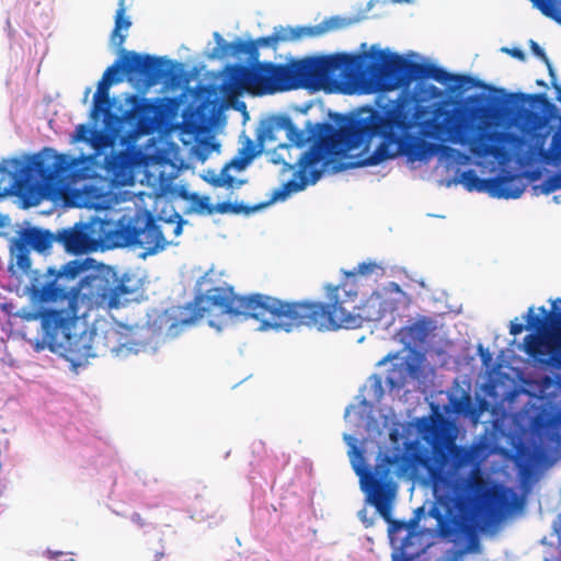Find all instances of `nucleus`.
I'll use <instances>...</instances> for the list:
<instances>
[{"label":"nucleus","mask_w":561,"mask_h":561,"mask_svg":"<svg viewBox=\"0 0 561 561\" xmlns=\"http://www.w3.org/2000/svg\"><path fill=\"white\" fill-rule=\"evenodd\" d=\"M329 304L310 301H287L264 294L238 296L232 287H213L197 295L194 304L165 309L153 322V327L167 337H178L184 329L197 320L218 311L224 317H243L260 320L257 331L274 330L293 332L301 325L319 331L335 330L340 327L356 328L362 314L347 311L339 299V286H327Z\"/></svg>","instance_id":"obj_1"},{"label":"nucleus","mask_w":561,"mask_h":561,"mask_svg":"<svg viewBox=\"0 0 561 561\" xmlns=\"http://www.w3.org/2000/svg\"><path fill=\"white\" fill-rule=\"evenodd\" d=\"M376 62L378 75L371 78L368 91L403 90L416 105L440 101L461 94L473 87H485L484 81L470 75L453 73L444 67L423 58L419 53L408 55L380 49Z\"/></svg>","instance_id":"obj_2"},{"label":"nucleus","mask_w":561,"mask_h":561,"mask_svg":"<svg viewBox=\"0 0 561 561\" xmlns=\"http://www.w3.org/2000/svg\"><path fill=\"white\" fill-rule=\"evenodd\" d=\"M450 104L451 99H444L430 105H416L411 95L401 90L396 104L385 113L369 107L383 140L371 152L368 163L380 164L398 157L410 161L427 138L445 141L440 122L444 115L448 117L446 106Z\"/></svg>","instance_id":"obj_3"},{"label":"nucleus","mask_w":561,"mask_h":561,"mask_svg":"<svg viewBox=\"0 0 561 561\" xmlns=\"http://www.w3.org/2000/svg\"><path fill=\"white\" fill-rule=\"evenodd\" d=\"M481 89L490 93H476L463 99L460 94L448 95L451 104L446 106L447 116L442 117L440 127L445 140L468 146L470 152L478 158L496 157L502 133L484 126L489 118L499 121L510 113V95L503 88H495L484 82Z\"/></svg>","instance_id":"obj_4"},{"label":"nucleus","mask_w":561,"mask_h":561,"mask_svg":"<svg viewBox=\"0 0 561 561\" xmlns=\"http://www.w3.org/2000/svg\"><path fill=\"white\" fill-rule=\"evenodd\" d=\"M378 46L373 45L367 53L350 55L345 53L309 56L288 62L289 89L304 88L313 91L342 92L343 79H367L378 75L376 62L380 61Z\"/></svg>","instance_id":"obj_5"},{"label":"nucleus","mask_w":561,"mask_h":561,"mask_svg":"<svg viewBox=\"0 0 561 561\" xmlns=\"http://www.w3.org/2000/svg\"><path fill=\"white\" fill-rule=\"evenodd\" d=\"M84 314L85 311L81 313L72 308L41 310L33 307H22L13 313L24 321L41 320L44 336L42 341H36L34 350L42 352L48 348L68 360L73 370L98 356L93 346L94 331L84 329L80 333L72 332L77 320Z\"/></svg>","instance_id":"obj_6"},{"label":"nucleus","mask_w":561,"mask_h":561,"mask_svg":"<svg viewBox=\"0 0 561 561\" xmlns=\"http://www.w3.org/2000/svg\"><path fill=\"white\" fill-rule=\"evenodd\" d=\"M90 257H77L59 268L47 267L41 285L25 286V294L34 309L49 310L44 305L67 301L66 308L80 310V304L87 309L95 304L93 277H100L99 265Z\"/></svg>","instance_id":"obj_7"},{"label":"nucleus","mask_w":561,"mask_h":561,"mask_svg":"<svg viewBox=\"0 0 561 561\" xmlns=\"http://www.w3.org/2000/svg\"><path fill=\"white\" fill-rule=\"evenodd\" d=\"M80 159L58 153L51 147H45L23 158L3 159L0 163V198L9 190L2 188L3 176L10 178L11 187L16 194L24 195L34 190L56 191L67 174L78 168Z\"/></svg>","instance_id":"obj_8"},{"label":"nucleus","mask_w":561,"mask_h":561,"mask_svg":"<svg viewBox=\"0 0 561 561\" xmlns=\"http://www.w3.org/2000/svg\"><path fill=\"white\" fill-rule=\"evenodd\" d=\"M350 152L344 140L337 144H327L323 148H319L317 145L310 146L298 158L299 170L294 172L291 180L280 186L274 199H287L291 194L316 184L328 169L335 174L353 168L373 165L368 163L371 152L363 159L357 158L354 162H343L342 159L347 158Z\"/></svg>","instance_id":"obj_9"},{"label":"nucleus","mask_w":561,"mask_h":561,"mask_svg":"<svg viewBox=\"0 0 561 561\" xmlns=\"http://www.w3.org/2000/svg\"><path fill=\"white\" fill-rule=\"evenodd\" d=\"M110 228L111 249L130 248L144 260L164 251L168 245H179V241L165 238L162 226L147 209L137 210L134 216L123 215L118 220L111 219Z\"/></svg>","instance_id":"obj_10"},{"label":"nucleus","mask_w":561,"mask_h":561,"mask_svg":"<svg viewBox=\"0 0 561 561\" xmlns=\"http://www.w3.org/2000/svg\"><path fill=\"white\" fill-rule=\"evenodd\" d=\"M123 71L129 81L135 82L139 91H147L161 82L169 87H180L188 83L190 76L185 72L184 64L167 57L122 49Z\"/></svg>","instance_id":"obj_11"},{"label":"nucleus","mask_w":561,"mask_h":561,"mask_svg":"<svg viewBox=\"0 0 561 561\" xmlns=\"http://www.w3.org/2000/svg\"><path fill=\"white\" fill-rule=\"evenodd\" d=\"M364 453L362 448L347 450L352 468L359 478L360 490L366 494L367 502L381 512L382 504L396 495L397 484L389 478L386 451L379 453L374 470L366 463Z\"/></svg>","instance_id":"obj_12"},{"label":"nucleus","mask_w":561,"mask_h":561,"mask_svg":"<svg viewBox=\"0 0 561 561\" xmlns=\"http://www.w3.org/2000/svg\"><path fill=\"white\" fill-rule=\"evenodd\" d=\"M100 277H93L95 306L118 309L135 300L141 288V279L134 274H118L116 268L99 264Z\"/></svg>","instance_id":"obj_13"},{"label":"nucleus","mask_w":561,"mask_h":561,"mask_svg":"<svg viewBox=\"0 0 561 561\" xmlns=\"http://www.w3.org/2000/svg\"><path fill=\"white\" fill-rule=\"evenodd\" d=\"M111 219L91 217L88 222L79 221L73 227L57 230V243L67 253L87 254L99 249H111L108 230Z\"/></svg>","instance_id":"obj_14"},{"label":"nucleus","mask_w":561,"mask_h":561,"mask_svg":"<svg viewBox=\"0 0 561 561\" xmlns=\"http://www.w3.org/2000/svg\"><path fill=\"white\" fill-rule=\"evenodd\" d=\"M403 445V449L397 446L386 451L389 473L393 470L398 477L414 476L419 468H424L433 477L444 467L443 456L422 445L420 440L407 439Z\"/></svg>","instance_id":"obj_15"},{"label":"nucleus","mask_w":561,"mask_h":561,"mask_svg":"<svg viewBox=\"0 0 561 561\" xmlns=\"http://www.w3.org/2000/svg\"><path fill=\"white\" fill-rule=\"evenodd\" d=\"M329 117L340 129H343V140L351 152L363 149V153H367L375 138L383 140L381 128L375 122L376 118L369 107H363L350 114L329 112Z\"/></svg>","instance_id":"obj_16"},{"label":"nucleus","mask_w":561,"mask_h":561,"mask_svg":"<svg viewBox=\"0 0 561 561\" xmlns=\"http://www.w3.org/2000/svg\"><path fill=\"white\" fill-rule=\"evenodd\" d=\"M508 95L510 112L519 110L517 122H526L530 129H546L554 121L560 123L561 112L546 93L508 92Z\"/></svg>","instance_id":"obj_17"},{"label":"nucleus","mask_w":561,"mask_h":561,"mask_svg":"<svg viewBox=\"0 0 561 561\" xmlns=\"http://www.w3.org/2000/svg\"><path fill=\"white\" fill-rule=\"evenodd\" d=\"M531 438L516 446L519 461L530 467L550 468L561 459V435L556 431L538 432L530 422Z\"/></svg>","instance_id":"obj_18"},{"label":"nucleus","mask_w":561,"mask_h":561,"mask_svg":"<svg viewBox=\"0 0 561 561\" xmlns=\"http://www.w3.org/2000/svg\"><path fill=\"white\" fill-rule=\"evenodd\" d=\"M438 503L445 510L443 524L438 528V536L442 539L458 546L462 540L479 536L472 522L460 511L453 494L438 497Z\"/></svg>","instance_id":"obj_19"},{"label":"nucleus","mask_w":561,"mask_h":561,"mask_svg":"<svg viewBox=\"0 0 561 561\" xmlns=\"http://www.w3.org/2000/svg\"><path fill=\"white\" fill-rule=\"evenodd\" d=\"M135 102L130 111H126L122 119L124 121V136L122 147L130 148L144 134H147L154 125L156 114H153L152 103L147 99L135 96Z\"/></svg>","instance_id":"obj_20"},{"label":"nucleus","mask_w":561,"mask_h":561,"mask_svg":"<svg viewBox=\"0 0 561 561\" xmlns=\"http://www.w3.org/2000/svg\"><path fill=\"white\" fill-rule=\"evenodd\" d=\"M396 362L388 357L378 362V366H386L390 363L391 367L387 369L385 382L388 393L391 397H399L401 390L405 387L409 379H417L421 375V356L402 358L394 356Z\"/></svg>","instance_id":"obj_21"},{"label":"nucleus","mask_w":561,"mask_h":561,"mask_svg":"<svg viewBox=\"0 0 561 561\" xmlns=\"http://www.w3.org/2000/svg\"><path fill=\"white\" fill-rule=\"evenodd\" d=\"M348 24L350 23L346 21V19L340 16H331L314 26L277 25L274 26L273 31L275 33L277 44L279 45L280 43L300 42L307 37L322 36L330 31L340 30Z\"/></svg>","instance_id":"obj_22"},{"label":"nucleus","mask_w":561,"mask_h":561,"mask_svg":"<svg viewBox=\"0 0 561 561\" xmlns=\"http://www.w3.org/2000/svg\"><path fill=\"white\" fill-rule=\"evenodd\" d=\"M249 62L251 84L277 87L279 91L290 90L288 64L261 62L260 57Z\"/></svg>","instance_id":"obj_23"},{"label":"nucleus","mask_w":561,"mask_h":561,"mask_svg":"<svg viewBox=\"0 0 561 561\" xmlns=\"http://www.w3.org/2000/svg\"><path fill=\"white\" fill-rule=\"evenodd\" d=\"M344 419L353 426L363 428L371 440L377 442L382 437L380 419L374 416L373 403L367 398H364L357 405H348L345 409Z\"/></svg>","instance_id":"obj_24"},{"label":"nucleus","mask_w":561,"mask_h":561,"mask_svg":"<svg viewBox=\"0 0 561 561\" xmlns=\"http://www.w3.org/2000/svg\"><path fill=\"white\" fill-rule=\"evenodd\" d=\"M31 249L22 241V239L15 238L12 239L10 243V265L9 272L12 275H15L18 271H20L23 275L30 277V285L36 284L41 285L43 274L37 268H32V260H31Z\"/></svg>","instance_id":"obj_25"},{"label":"nucleus","mask_w":561,"mask_h":561,"mask_svg":"<svg viewBox=\"0 0 561 561\" xmlns=\"http://www.w3.org/2000/svg\"><path fill=\"white\" fill-rule=\"evenodd\" d=\"M124 136L123 122L110 118L105 122L102 129L96 128L93 124V129L90 136L89 145L94 150L95 156L105 154L108 149H113L116 144L122 146Z\"/></svg>","instance_id":"obj_26"},{"label":"nucleus","mask_w":561,"mask_h":561,"mask_svg":"<svg viewBox=\"0 0 561 561\" xmlns=\"http://www.w3.org/2000/svg\"><path fill=\"white\" fill-rule=\"evenodd\" d=\"M214 39L216 47L207 55L209 59H222L226 57H239L241 55L248 56V62L250 60H256L260 57V53L256 50L255 43L252 41H242L237 38L233 42H227L218 32H214Z\"/></svg>","instance_id":"obj_27"},{"label":"nucleus","mask_w":561,"mask_h":561,"mask_svg":"<svg viewBox=\"0 0 561 561\" xmlns=\"http://www.w3.org/2000/svg\"><path fill=\"white\" fill-rule=\"evenodd\" d=\"M435 156H438L440 160L447 161L449 163L460 165L470 163V156L466 152L450 146H439L427 139L415 151V154L410 160V162H428Z\"/></svg>","instance_id":"obj_28"},{"label":"nucleus","mask_w":561,"mask_h":561,"mask_svg":"<svg viewBox=\"0 0 561 561\" xmlns=\"http://www.w3.org/2000/svg\"><path fill=\"white\" fill-rule=\"evenodd\" d=\"M550 324L557 330L550 336V348L540 354L541 357L538 358V363L546 367L561 370V305L558 299L552 301Z\"/></svg>","instance_id":"obj_29"},{"label":"nucleus","mask_w":561,"mask_h":561,"mask_svg":"<svg viewBox=\"0 0 561 561\" xmlns=\"http://www.w3.org/2000/svg\"><path fill=\"white\" fill-rule=\"evenodd\" d=\"M447 397L450 411L455 415L468 417L473 422H478L481 413L488 410V407H477L471 399L469 390L463 389L458 381H455Z\"/></svg>","instance_id":"obj_30"},{"label":"nucleus","mask_w":561,"mask_h":561,"mask_svg":"<svg viewBox=\"0 0 561 561\" xmlns=\"http://www.w3.org/2000/svg\"><path fill=\"white\" fill-rule=\"evenodd\" d=\"M525 185L511 172L491 178L489 195L493 198L515 199L522 196Z\"/></svg>","instance_id":"obj_31"},{"label":"nucleus","mask_w":561,"mask_h":561,"mask_svg":"<svg viewBox=\"0 0 561 561\" xmlns=\"http://www.w3.org/2000/svg\"><path fill=\"white\" fill-rule=\"evenodd\" d=\"M22 241L31 249L41 254L48 255L54 243H57V231L39 227H28L20 232Z\"/></svg>","instance_id":"obj_32"},{"label":"nucleus","mask_w":561,"mask_h":561,"mask_svg":"<svg viewBox=\"0 0 561 561\" xmlns=\"http://www.w3.org/2000/svg\"><path fill=\"white\" fill-rule=\"evenodd\" d=\"M530 422L538 432L556 431L561 425V407H539L534 409Z\"/></svg>","instance_id":"obj_33"},{"label":"nucleus","mask_w":561,"mask_h":561,"mask_svg":"<svg viewBox=\"0 0 561 561\" xmlns=\"http://www.w3.org/2000/svg\"><path fill=\"white\" fill-rule=\"evenodd\" d=\"M280 190V186L273 190V192L271 193V196H270V199L265 203H261V204H257V205H254V206H247L244 205L243 203H231V202H222V203H217L213 206V209L210 210L209 209V214H236V215H239V214H244V215H251V214H254L259 210H262L275 203H278V202H285L286 199H274L276 193Z\"/></svg>","instance_id":"obj_34"},{"label":"nucleus","mask_w":561,"mask_h":561,"mask_svg":"<svg viewBox=\"0 0 561 561\" xmlns=\"http://www.w3.org/2000/svg\"><path fill=\"white\" fill-rule=\"evenodd\" d=\"M336 127L334 123H312L311 121H306L305 128L300 129L302 131L304 147L310 144V146L317 145L319 148H323L327 145L323 140L334 135Z\"/></svg>","instance_id":"obj_35"},{"label":"nucleus","mask_w":561,"mask_h":561,"mask_svg":"<svg viewBox=\"0 0 561 561\" xmlns=\"http://www.w3.org/2000/svg\"><path fill=\"white\" fill-rule=\"evenodd\" d=\"M379 419L382 434L385 431L388 432L389 439L393 445L392 447L400 446V442L405 437L410 430V425L408 423L399 422L392 409H389L387 412L381 411L379 413Z\"/></svg>","instance_id":"obj_36"},{"label":"nucleus","mask_w":561,"mask_h":561,"mask_svg":"<svg viewBox=\"0 0 561 561\" xmlns=\"http://www.w3.org/2000/svg\"><path fill=\"white\" fill-rule=\"evenodd\" d=\"M114 30L111 33V45L122 51L124 43L127 38V32L131 26L130 16L126 15L125 0H118V8L114 16Z\"/></svg>","instance_id":"obj_37"},{"label":"nucleus","mask_w":561,"mask_h":561,"mask_svg":"<svg viewBox=\"0 0 561 561\" xmlns=\"http://www.w3.org/2000/svg\"><path fill=\"white\" fill-rule=\"evenodd\" d=\"M433 329V321L427 318H422L400 331L401 342L407 346L423 343L426 341Z\"/></svg>","instance_id":"obj_38"},{"label":"nucleus","mask_w":561,"mask_h":561,"mask_svg":"<svg viewBox=\"0 0 561 561\" xmlns=\"http://www.w3.org/2000/svg\"><path fill=\"white\" fill-rule=\"evenodd\" d=\"M491 455L489 440L483 439L479 444H474L468 448H459V450L451 455L453 460L460 465H469L480 462Z\"/></svg>","instance_id":"obj_39"},{"label":"nucleus","mask_w":561,"mask_h":561,"mask_svg":"<svg viewBox=\"0 0 561 561\" xmlns=\"http://www.w3.org/2000/svg\"><path fill=\"white\" fill-rule=\"evenodd\" d=\"M268 119L275 127V131H286V137L291 145L296 148L304 147L302 131L296 127L287 114L273 115Z\"/></svg>","instance_id":"obj_40"},{"label":"nucleus","mask_w":561,"mask_h":561,"mask_svg":"<svg viewBox=\"0 0 561 561\" xmlns=\"http://www.w3.org/2000/svg\"><path fill=\"white\" fill-rule=\"evenodd\" d=\"M150 347L146 340H139L135 336H125L118 340L116 346L111 347V353L114 357L126 358L130 354H138L140 352H147Z\"/></svg>","instance_id":"obj_41"},{"label":"nucleus","mask_w":561,"mask_h":561,"mask_svg":"<svg viewBox=\"0 0 561 561\" xmlns=\"http://www.w3.org/2000/svg\"><path fill=\"white\" fill-rule=\"evenodd\" d=\"M112 106L113 102L110 98L93 96L92 107L90 111V121L92 124H98L101 117L103 118V124L108 122L110 118L124 123L122 116H117L112 113Z\"/></svg>","instance_id":"obj_42"},{"label":"nucleus","mask_w":561,"mask_h":561,"mask_svg":"<svg viewBox=\"0 0 561 561\" xmlns=\"http://www.w3.org/2000/svg\"><path fill=\"white\" fill-rule=\"evenodd\" d=\"M481 552L482 545L480 536H474L469 538V540H462L458 546L455 545L454 548L446 552V557L448 561H461L466 554H477Z\"/></svg>","instance_id":"obj_43"},{"label":"nucleus","mask_w":561,"mask_h":561,"mask_svg":"<svg viewBox=\"0 0 561 561\" xmlns=\"http://www.w3.org/2000/svg\"><path fill=\"white\" fill-rule=\"evenodd\" d=\"M458 183L462 184L469 192H482L489 194L491 179H482L472 169L462 171Z\"/></svg>","instance_id":"obj_44"},{"label":"nucleus","mask_w":561,"mask_h":561,"mask_svg":"<svg viewBox=\"0 0 561 561\" xmlns=\"http://www.w3.org/2000/svg\"><path fill=\"white\" fill-rule=\"evenodd\" d=\"M363 390L366 392V396L369 399L368 401L371 403L379 402L382 399L386 390L388 391L385 377L379 374H373L366 380Z\"/></svg>","instance_id":"obj_45"},{"label":"nucleus","mask_w":561,"mask_h":561,"mask_svg":"<svg viewBox=\"0 0 561 561\" xmlns=\"http://www.w3.org/2000/svg\"><path fill=\"white\" fill-rule=\"evenodd\" d=\"M151 103L153 106V114H156L158 119L172 118L179 108L178 100L172 98L156 99Z\"/></svg>","instance_id":"obj_46"},{"label":"nucleus","mask_w":561,"mask_h":561,"mask_svg":"<svg viewBox=\"0 0 561 561\" xmlns=\"http://www.w3.org/2000/svg\"><path fill=\"white\" fill-rule=\"evenodd\" d=\"M534 311L535 308L530 307L527 313L523 316V319L527 322V330L538 331L543 328L546 322L550 323L551 313L543 306L538 308V314H535Z\"/></svg>","instance_id":"obj_47"},{"label":"nucleus","mask_w":561,"mask_h":561,"mask_svg":"<svg viewBox=\"0 0 561 561\" xmlns=\"http://www.w3.org/2000/svg\"><path fill=\"white\" fill-rule=\"evenodd\" d=\"M529 46H530V50H531L533 55L536 56L537 58H539L540 60H542L545 62V65L547 66L550 81H551L552 87L556 90V96H557L559 89H561V85L558 83V77H557V72H556L553 65L551 64L550 59L548 58L545 49L537 42L530 39Z\"/></svg>","instance_id":"obj_48"},{"label":"nucleus","mask_w":561,"mask_h":561,"mask_svg":"<svg viewBox=\"0 0 561 561\" xmlns=\"http://www.w3.org/2000/svg\"><path fill=\"white\" fill-rule=\"evenodd\" d=\"M230 83L251 84L250 62L248 65H232L226 70Z\"/></svg>","instance_id":"obj_49"},{"label":"nucleus","mask_w":561,"mask_h":561,"mask_svg":"<svg viewBox=\"0 0 561 561\" xmlns=\"http://www.w3.org/2000/svg\"><path fill=\"white\" fill-rule=\"evenodd\" d=\"M111 152H105L104 168L113 174H121L127 168V159L123 152H115L114 148Z\"/></svg>","instance_id":"obj_50"},{"label":"nucleus","mask_w":561,"mask_h":561,"mask_svg":"<svg viewBox=\"0 0 561 561\" xmlns=\"http://www.w3.org/2000/svg\"><path fill=\"white\" fill-rule=\"evenodd\" d=\"M390 501H388L386 504H382L381 506V512L378 511L381 516L387 520L389 522V538L391 540V542H393V535L394 534H398V533H401L403 530H407L408 529V524L407 522H403V520H398V519H392L391 516H390Z\"/></svg>","instance_id":"obj_51"},{"label":"nucleus","mask_w":561,"mask_h":561,"mask_svg":"<svg viewBox=\"0 0 561 561\" xmlns=\"http://www.w3.org/2000/svg\"><path fill=\"white\" fill-rule=\"evenodd\" d=\"M520 348L526 354L531 356L536 362H538V358L541 357L540 354H543V352H546L539 339L533 336L531 334L525 336Z\"/></svg>","instance_id":"obj_52"},{"label":"nucleus","mask_w":561,"mask_h":561,"mask_svg":"<svg viewBox=\"0 0 561 561\" xmlns=\"http://www.w3.org/2000/svg\"><path fill=\"white\" fill-rule=\"evenodd\" d=\"M294 147V145L289 144H282L278 146L277 149L273 150L272 152H270V160L272 163L274 164H279V163H283L284 168H283V172H287V171H290V170H294L296 167L299 168V165L297 164V162L295 163H289L286 161L284 154L279 151V150H284V151H287L289 152V149Z\"/></svg>","instance_id":"obj_53"},{"label":"nucleus","mask_w":561,"mask_h":561,"mask_svg":"<svg viewBox=\"0 0 561 561\" xmlns=\"http://www.w3.org/2000/svg\"><path fill=\"white\" fill-rule=\"evenodd\" d=\"M537 188L545 195L561 190V168L553 174L548 175Z\"/></svg>","instance_id":"obj_54"},{"label":"nucleus","mask_w":561,"mask_h":561,"mask_svg":"<svg viewBox=\"0 0 561 561\" xmlns=\"http://www.w3.org/2000/svg\"><path fill=\"white\" fill-rule=\"evenodd\" d=\"M447 494H451V493L434 490L435 502H431L430 507L427 510V516L436 519L438 528L440 527V524H443V519L445 517V514H443V512H442L443 506L440 505V503H438V497L440 499L443 495H447Z\"/></svg>","instance_id":"obj_55"},{"label":"nucleus","mask_w":561,"mask_h":561,"mask_svg":"<svg viewBox=\"0 0 561 561\" xmlns=\"http://www.w3.org/2000/svg\"><path fill=\"white\" fill-rule=\"evenodd\" d=\"M208 174L209 176H205V180L215 187H233L234 178L228 172L224 174V169L219 175H217L215 171H208Z\"/></svg>","instance_id":"obj_56"},{"label":"nucleus","mask_w":561,"mask_h":561,"mask_svg":"<svg viewBox=\"0 0 561 561\" xmlns=\"http://www.w3.org/2000/svg\"><path fill=\"white\" fill-rule=\"evenodd\" d=\"M119 54V59H117L112 66H110L103 73V78L105 80L111 81L112 83H117L123 80L121 73L123 71V51H117Z\"/></svg>","instance_id":"obj_57"},{"label":"nucleus","mask_w":561,"mask_h":561,"mask_svg":"<svg viewBox=\"0 0 561 561\" xmlns=\"http://www.w3.org/2000/svg\"><path fill=\"white\" fill-rule=\"evenodd\" d=\"M253 156L242 157L237 153L226 165L224 167V174L228 172L230 169L237 171H243L248 168V165L252 162Z\"/></svg>","instance_id":"obj_58"},{"label":"nucleus","mask_w":561,"mask_h":561,"mask_svg":"<svg viewBox=\"0 0 561 561\" xmlns=\"http://www.w3.org/2000/svg\"><path fill=\"white\" fill-rule=\"evenodd\" d=\"M275 133H276L275 127L273 126L271 121L268 118H266L261 122V124L257 128V139L260 141L275 140L276 139Z\"/></svg>","instance_id":"obj_59"},{"label":"nucleus","mask_w":561,"mask_h":561,"mask_svg":"<svg viewBox=\"0 0 561 561\" xmlns=\"http://www.w3.org/2000/svg\"><path fill=\"white\" fill-rule=\"evenodd\" d=\"M92 129H93V125L92 126H89L87 124L78 125L72 135V141L73 142H85L89 145Z\"/></svg>","instance_id":"obj_60"},{"label":"nucleus","mask_w":561,"mask_h":561,"mask_svg":"<svg viewBox=\"0 0 561 561\" xmlns=\"http://www.w3.org/2000/svg\"><path fill=\"white\" fill-rule=\"evenodd\" d=\"M187 224V220L183 219V217L175 209H172L168 225L174 226L172 233L175 238L180 237L183 233V226Z\"/></svg>","instance_id":"obj_61"},{"label":"nucleus","mask_w":561,"mask_h":561,"mask_svg":"<svg viewBox=\"0 0 561 561\" xmlns=\"http://www.w3.org/2000/svg\"><path fill=\"white\" fill-rule=\"evenodd\" d=\"M377 267L378 266L376 263L363 262L359 263L353 271L346 272L345 274L347 277H356L358 275L367 276L370 275Z\"/></svg>","instance_id":"obj_62"},{"label":"nucleus","mask_w":561,"mask_h":561,"mask_svg":"<svg viewBox=\"0 0 561 561\" xmlns=\"http://www.w3.org/2000/svg\"><path fill=\"white\" fill-rule=\"evenodd\" d=\"M240 139H244V142L243 146L239 148L238 153L242 157L253 156L254 159L260 151H256L253 141L244 133H242Z\"/></svg>","instance_id":"obj_63"},{"label":"nucleus","mask_w":561,"mask_h":561,"mask_svg":"<svg viewBox=\"0 0 561 561\" xmlns=\"http://www.w3.org/2000/svg\"><path fill=\"white\" fill-rule=\"evenodd\" d=\"M541 14L561 25V2L549 7Z\"/></svg>","instance_id":"obj_64"}]
</instances>
